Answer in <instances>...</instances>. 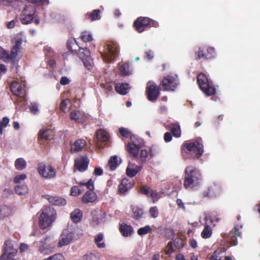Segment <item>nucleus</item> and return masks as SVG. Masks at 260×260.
<instances>
[{"label":"nucleus","instance_id":"obj_1","mask_svg":"<svg viewBox=\"0 0 260 260\" xmlns=\"http://www.w3.org/2000/svg\"><path fill=\"white\" fill-rule=\"evenodd\" d=\"M183 186L188 190H196L199 188L203 182V177L200 171L192 166L186 168Z\"/></svg>","mask_w":260,"mask_h":260},{"label":"nucleus","instance_id":"obj_2","mask_svg":"<svg viewBox=\"0 0 260 260\" xmlns=\"http://www.w3.org/2000/svg\"><path fill=\"white\" fill-rule=\"evenodd\" d=\"M56 218V212L51 207H46L42 209L39 218V223L42 229L50 227Z\"/></svg>","mask_w":260,"mask_h":260},{"label":"nucleus","instance_id":"obj_3","mask_svg":"<svg viewBox=\"0 0 260 260\" xmlns=\"http://www.w3.org/2000/svg\"><path fill=\"white\" fill-rule=\"evenodd\" d=\"M78 238L76 229L72 226L64 229L59 237L58 247L67 246Z\"/></svg>","mask_w":260,"mask_h":260},{"label":"nucleus","instance_id":"obj_4","mask_svg":"<svg viewBox=\"0 0 260 260\" xmlns=\"http://www.w3.org/2000/svg\"><path fill=\"white\" fill-rule=\"evenodd\" d=\"M197 80L200 89L206 96H210L215 93L216 89L207 75L204 74H199Z\"/></svg>","mask_w":260,"mask_h":260},{"label":"nucleus","instance_id":"obj_5","mask_svg":"<svg viewBox=\"0 0 260 260\" xmlns=\"http://www.w3.org/2000/svg\"><path fill=\"white\" fill-rule=\"evenodd\" d=\"M18 252V245L15 241L7 240L4 245V252L0 260H7L13 258Z\"/></svg>","mask_w":260,"mask_h":260},{"label":"nucleus","instance_id":"obj_6","mask_svg":"<svg viewBox=\"0 0 260 260\" xmlns=\"http://www.w3.org/2000/svg\"><path fill=\"white\" fill-rule=\"evenodd\" d=\"M186 152L193 158H200L204 152L203 145L198 141L185 143Z\"/></svg>","mask_w":260,"mask_h":260},{"label":"nucleus","instance_id":"obj_7","mask_svg":"<svg viewBox=\"0 0 260 260\" xmlns=\"http://www.w3.org/2000/svg\"><path fill=\"white\" fill-rule=\"evenodd\" d=\"M158 23L148 17H139L134 22L135 29L139 32H142L150 27H157Z\"/></svg>","mask_w":260,"mask_h":260},{"label":"nucleus","instance_id":"obj_8","mask_svg":"<svg viewBox=\"0 0 260 260\" xmlns=\"http://www.w3.org/2000/svg\"><path fill=\"white\" fill-rule=\"evenodd\" d=\"M36 13V9L34 6L28 5L22 10L20 15V20L23 24H28L32 22Z\"/></svg>","mask_w":260,"mask_h":260},{"label":"nucleus","instance_id":"obj_9","mask_svg":"<svg viewBox=\"0 0 260 260\" xmlns=\"http://www.w3.org/2000/svg\"><path fill=\"white\" fill-rule=\"evenodd\" d=\"M52 238L49 236L41 240L37 244L39 252L43 254H48L53 252L54 246Z\"/></svg>","mask_w":260,"mask_h":260},{"label":"nucleus","instance_id":"obj_10","mask_svg":"<svg viewBox=\"0 0 260 260\" xmlns=\"http://www.w3.org/2000/svg\"><path fill=\"white\" fill-rule=\"evenodd\" d=\"M179 84V81L177 76H167L165 77L161 81V88L167 91H174L177 85Z\"/></svg>","mask_w":260,"mask_h":260},{"label":"nucleus","instance_id":"obj_11","mask_svg":"<svg viewBox=\"0 0 260 260\" xmlns=\"http://www.w3.org/2000/svg\"><path fill=\"white\" fill-rule=\"evenodd\" d=\"M146 92L148 100L151 102H155L159 95V88L154 82L151 81L147 83Z\"/></svg>","mask_w":260,"mask_h":260},{"label":"nucleus","instance_id":"obj_12","mask_svg":"<svg viewBox=\"0 0 260 260\" xmlns=\"http://www.w3.org/2000/svg\"><path fill=\"white\" fill-rule=\"evenodd\" d=\"M119 49L116 44H109L107 46L104 53L102 54L103 59L105 61L112 60L118 55Z\"/></svg>","mask_w":260,"mask_h":260},{"label":"nucleus","instance_id":"obj_13","mask_svg":"<svg viewBox=\"0 0 260 260\" xmlns=\"http://www.w3.org/2000/svg\"><path fill=\"white\" fill-rule=\"evenodd\" d=\"M38 170L40 175L45 178L51 179L56 176V171L51 165L40 164Z\"/></svg>","mask_w":260,"mask_h":260},{"label":"nucleus","instance_id":"obj_14","mask_svg":"<svg viewBox=\"0 0 260 260\" xmlns=\"http://www.w3.org/2000/svg\"><path fill=\"white\" fill-rule=\"evenodd\" d=\"M222 237L228 242L233 245H238L237 238L241 236L238 226H235L234 230L228 233L222 234Z\"/></svg>","mask_w":260,"mask_h":260},{"label":"nucleus","instance_id":"obj_15","mask_svg":"<svg viewBox=\"0 0 260 260\" xmlns=\"http://www.w3.org/2000/svg\"><path fill=\"white\" fill-rule=\"evenodd\" d=\"M11 91L16 96L23 98L25 96L26 92L25 89V83L15 81L12 83L11 85Z\"/></svg>","mask_w":260,"mask_h":260},{"label":"nucleus","instance_id":"obj_16","mask_svg":"<svg viewBox=\"0 0 260 260\" xmlns=\"http://www.w3.org/2000/svg\"><path fill=\"white\" fill-rule=\"evenodd\" d=\"M221 190L220 184L213 183L209 187L207 190L204 191L203 196L205 197L213 198L219 195Z\"/></svg>","mask_w":260,"mask_h":260},{"label":"nucleus","instance_id":"obj_17","mask_svg":"<svg viewBox=\"0 0 260 260\" xmlns=\"http://www.w3.org/2000/svg\"><path fill=\"white\" fill-rule=\"evenodd\" d=\"M89 159L86 156H83L75 160V167L80 172H84L88 167Z\"/></svg>","mask_w":260,"mask_h":260},{"label":"nucleus","instance_id":"obj_18","mask_svg":"<svg viewBox=\"0 0 260 260\" xmlns=\"http://www.w3.org/2000/svg\"><path fill=\"white\" fill-rule=\"evenodd\" d=\"M134 182L132 180L123 178L119 186V191L122 194H125L134 186Z\"/></svg>","mask_w":260,"mask_h":260},{"label":"nucleus","instance_id":"obj_19","mask_svg":"<svg viewBox=\"0 0 260 260\" xmlns=\"http://www.w3.org/2000/svg\"><path fill=\"white\" fill-rule=\"evenodd\" d=\"M22 43V38L20 36H17L14 39V45L12 48L11 52V57H12L13 60L15 59L17 55L19 50H20L21 44Z\"/></svg>","mask_w":260,"mask_h":260},{"label":"nucleus","instance_id":"obj_20","mask_svg":"<svg viewBox=\"0 0 260 260\" xmlns=\"http://www.w3.org/2000/svg\"><path fill=\"white\" fill-rule=\"evenodd\" d=\"M142 168V166L129 162L126 168V174L131 178L133 177L141 170Z\"/></svg>","mask_w":260,"mask_h":260},{"label":"nucleus","instance_id":"obj_21","mask_svg":"<svg viewBox=\"0 0 260 260\" xmlns=\"http://www.w3.org/2000/svg\"><path fill=\"white\" fill-rule=\"evenodd\" d=\"M94 189H89L82 197V202L84 203H92L96 200L97 196L93 191Z\"/></svg>","mask_w":260,"mask_h":260},{"label":"nucleus","instance_id":"obj_22","mask_svg":"<svg viewBox=\"0 0 260 260\" xmlns=\"http://www.w3.org/2000/svg\"><path fill=\"white\" fill-rule=\"evenodd\" d=\"M70 118L77 122H82L85 119V116L83 112L79 111H73L71 112Z\"/></svg>","mask_w":260,"mask_h":260},{"label":"nucleus","instance_id":"obj_23","mask_svg":"<svg viewBox=\"0 0 260 260\" xmlns=\"http://www.w3.org/2000/svg\"><path fill=\"white\" fill-rule=\"evenodd\" d=\"M120 231L122 235L124 237H128L134 233L133 227L125 223H122L120 225Z\"/></svg>","mask_w":260,"mask_h":260},{"label":"nucleus","instance_id":"obj_24","mask_svg":"<svg viewBox=\"0 0 260 260\" xmlns=\"http://www.w3.org/2000/svg\"><path fill=\"white\" fill-rule=\"evenodd\" d=\"M48 200L52 204L56 206L65 205L67 203L64 199L57 196H48Z\"/></svg>","mask_w":260,"mask_h":260},{"label":"nucleus","instance_id":"obj_25","mask_svg":"<svg viewBox=\"0 0 260 260\" xmlns=\"http://www.w3.org/2000/svg\"><path fill=\"white\" fill-rule=\"evenodd\" d=\"M130 87L128 83H118L115 85L116 91L120 94L125 95L129 90Z\"/></svg>","mask_w":260,"mask_h":260},{"label":"nucleus","instance_id":"obj_26","mask_svg":"<svg viewBox=\"0 0 260 260\" xmlns=\"http://www.w3.org/2000/svg\"><path fill=\"white\" fill-rule=\"evenodd\" d=\"M85 145L86 142L84 140H77L72 145L71 150L74 152L79 151L85 146Z\"/></svg>","mask_w":260,"mask_h":260},{"label":"nucleus","instance_id":"obj_27","mask_svg":"<svg viewBox=\"0 0 260 260\" xmlns=\"http://www.w3.org/2000/svg\"><path fill=\"white\" fill-rule=\"evenodd\" d=\"M53 132L49 128H42L39 133V137L45 140H49L53 137Z\"/></svg>","mask_w":260,"mask_h":260},{"label":"nucleus","instance_id":"obj_28","mask_svg":"<svg viewBox=\"0 0 260 260\" xmlns=\"http://www.w3.org/2000/svg\"><path fill=\"white\" fill-rule=\"evenodd\" d=\"M142 147L139 146H135L132 145H126V150L129 153L133 155L134 158H138V154L140 150Z\"/></svg>","mask_w":260,"mask_h":260},{"label":"nucleus","instance_id":"obj_29","mask_svg":"<svg viewBox=\"0 0 260 260\" xmlns=\"http://www.w3.org/2000/svg\"><path fill=\"white\" fill-rule=\"evenodd\" d=\"M70 217L74 222L77 223L81 220L82 217V213L80 209H76L71 212Z\"/></svg>","mask_w":260,"mask_h":260},{"label":"nucleus","instance_id":"obj_30","mask_svg":"<svg viewBox=\"0 0 260 260\" xmlns=\"http://www.w3.org/2000/svg\"><path fill=\"white\" fill-rule=\"evenodd\" d=\"M127 145H132L142 147L144 143L142 139L135 135H132L130 138V142Z\"/></svg>","mask_w":260,"mask_h":260},{"label":"nucleus","instance_id":"obj_31","mask_svg":"<svg viewBox=\"0 0 260 260\" xmlns=\"http://www.w3.org/2000/svg\"><path fill=\"white\" fill-rule=\"evenodd\" d=\"M14 166L16 170L22 171L26 168V161L23 158H18L15 161Z\"/></svg>","mask_w":260,"mask_h":260},{"label":"nucleus","instance_id":"obj_32","mask_svg":"<svg viewBox=\"0 0 260 260\" xmlns=\"http://www.w3.org/2000/svg\"><path fill=\"white\" fill-rule=\"evenodd\" d=\"M96 138L99 141L106 142L109 139V135L103 129H100L96 132Z\"/></svg>","mask_w":260,"mask_h":260},{"label":"nucleus","instance_id":"obj_33","mask_svg":"<svg viewBox=\"0 0 260 260\" xmlns=\"http://www.w3.org/2000/svg\"><path fill=\"white\" fill-rule=\"evenodd\" d=\"M0 59L6 62L13 60L11 54L1 47H0Z\"/></svg>","mask_w":260,"mask_h":260},{"label":"nucleus","instance_id":"obj_34","mask_svg":"<svg viewBox=\"0 0 260 260\" xmlns=\"http://www.w3.org/2000/svg\"><path fill=\"white\" fill-rule=\"evenodd\" d=\"M101 11L99 9H96L92 11L91 13H88L86 16L92 21H95L101 19Z\"/></svg>","mask_w":260,"mask_h":260},{"label":"nucleus","instance_id":"obj_35","mask_svg":"<svg viewBox=\"0 0 260 260\" xmlns=\"http://www.w3.org/2000/svg\"><path fill=\"white\" fill-rule=\"evenodd\" d=\"M118 165V157L117 156H112L108 161L107 166L111 171H113L116 169Z\"/></svg>","mask_w":260,"mask_h":260},{"label":"nucleus","instance_id":"obj_36","mask_svg":"<svg viewBox=\"0 0 260 260\" xmlns=\"http://www.w3.org/2000/svg\"><path fill=\"white\" fill-rule=\"evenodd\" d=\"M140 150V153L138 154V158H135L139 161V163L143 164L147 160L148 152L146 150L142 149V148Z\"/></svg>","mask_w":260,"mask_h":260},{"label":"nucleus","instance_id":"obj_37","mask_svg":"<svg viewBox=\"0 0 260 260\" xmlns=\"http://www.w3.org/2000/svg\"><path fill=\"white\" fill-rule=\"evenodd\" d=\"M132 210L133 213V216L136 219H139L142 217L144 212L143 210L137 206H132Z\"/></svg>","mask_w":260,"mask_h":260},{"label":"nucleus","instance_id":"obj_38","mask_svg":"<svg viewBox=\"0 0 260 260\" xmlns=\"http://www.w3.org/2000/svg\"><path fill=\"white\" fill-rule=\"evenodd\" d=\"M78 54L81 60L90 57V52L89 50L87 48H80L78 50Z\"/></svg>","mask_w":260,"mask_h":260},{"label":"nucleus","instance_id":"obj_39","mask_svg":"<svg viewBox=\"0 0 260 260\" xmlns=\"http://www.w3.org/2000/svg\"><path fill=\"white\" fill-rule=\"evenodd\" d=\"M212 234V229L209 225L205 224L204 228L201 233V237L204 239H208Z\"/></svg>","mask_w":260,"mask_h":260},{"label":"nucleus","instance_id":"obj_40","mask_svg":"<svg viewBox=\"0 0 260 260\" xmlns=\"http://www.w3.org/2000/svg\"><path fill=\"white\" fill-rule=\"evenodd\" d=\"M11 213V209L6 205L0 206V218H3L10 215Z\"/></svg>","mask_w":260,"mask_h":260},{"label":"nucleus","instance_id":"obj_41","mask_svg":"<svg viewBox=\"0 0 260 260\" xmlns=\"http://www.w3.org/2000/svg\"><path fill=\"white\" fill-rule=\"evenodd\" d=\"M119 70L121 74L125 76L129 75L132 73V71L129 70V66L127 63L119 65Z\"/></svg>","mask_w":260,"mask_h":260},{"label":"nucleus","instance_id":"obj_42","mask_svg":"<svg viewBox=\"0 0 260 260\" xmlns=\"http://www.w3.org/2000/svg\"><path fill=\"white\" fill-rule=\"evenodd\" d=\"M100 257V254L95 252H87L83 257L84 260H99Z\"/></svg>","mask_w":260,"mask_h":260},{"label":"nucleus","instance_id":"obj_43","mask_svg":"<svg viewBox=\"0 0 260 260\" xmlns=\"http://www.w3.org/2000/svg\"><path fill=\"white\" fill-rule=\"evenodd\" d=\"M28 189L25 185H17L15 187L16 193L19 195H24L28 192Z\"/></svg>","mask_w":260,"mask_h":260},{"label":"nucleus","instance_id":"obj_44","mask_svg":"<svg viewBox=\"0 0 260 260\" xmlns=\"http://www.w3.org/2000/svg\"><path fill=\"white\" fill-rule=\"evenodd\" d=\"M29 110L32 114H38L39 112V103L37 102H30L29 106Z\"/></svg>","mask_w":260,"mask_h":260},{"label":"nucleus","instance_id":"obj_45","mask_svg":"<svg viewBox=\"0 0 260 260\" xmlns=\"http://www.w3.org/2000/svg\"><path fill=\"white\" fill-rule=\"evenodd\" d=\"M218 219L213 216H208L206 217V222L205 224L214 226L218 222Z\"/></svg>","mask_w":260,"mask_h":260},{"label":"nucleus","instance_id":"obj_46","mask_svg":"<svg viewBox=\"0 0 260 260\" xmlns=\"http://www.w3.org/2000/svg\"><path fill=\"white\" fill-rule=\"evenodd\" d=\"M80 38L85 42H90L92 40V34L87 31H83L81 33Z\"/></svg>","mask_w":260,"mask_h":260},{"label":"nucleus","instance_id":"obj_47","mask_svg":"<svg viewBox=\"0 0 260 260\" xmlns=\"http://www.w3.org/2000/svg\"><path fill=\"white\" fill-rule=\"evenodd\" d=\"M171 130L174 137L177 138L180 137L181 129L180 126L178 124H172Z\"/></svg>","mask_w":260,"mask_h":260},{"label":"nucleus","instance_id":"obj_48","mask_svg":"<svg viewBox=\"0 0 260 260\" xmlns=\"http://www.w3.org/2000/svg\"><path fill=\"white\" fill-rule=\"evenodd\" d=\"M103 235L99 234L94 239L95 243L99 248H104L106 246L105 243L103 242Z\"/></svg>","mask_w":260,"mask_h":260},{"label":"nucleus","instance_id":"obj_49","mask_svg":"<svg viewBox=\"0 0 260 260\" xmlns=\"http://www.w3.org/2000/svg\"><path fill=\"white\" fill-rule=\"evenodd\" d=\"M82 60L86 69L88 70L92 69L93 62L90 57H87L85 59L84 58Z\"/></svg>","mask_w":260,"mask_h":260},{"label":"nucleus","instance_id":"obj_50","mask_svg":"<svg viewBox=\"0 0 260 260\" xmlns=\"http://www.w3.org/2000/svg\"><path fill=\"white\" fill-rule=\"evenodd\" d=\"M70 106V101L68 99H66L60 103V109L62 112H66L69 110Z\"/></svg>","mask_w":260,"mask_h":260},{"label":"nucleus","instance_id":"obj_51","mask_svg":"<svg viewBox=\"0 0 260 260\" xmlns=\"http://www.w3.org/2000/svg\"><path fill=\"white\" fill-rule=\"evenodd\" d=\"M9 121V118L7 117H3L2 120L0 121V135L3 134V129L8 126Z\"/></svg>","mask_w":260,"mask_h":260},{"label":"nucleus","instance_id":"obj_52","mask_svg":"<svg viewBox=\"0 0 260 260\" xmlns=\"http://www.w3.org/2000/svg\"><path fill=\"white\" fill-rule=\"evenodd\" d=\"M151 229L150 226L146 225L144 227L139 229L137 233L139 235L143 236L148 233L151 231Z\"/></svg>","mask_w":260,"mask_h":260},{"label":"nucleus","instance_id":"obj_53","mask_svg":"<svg viewBox=\"0 0 260 260\" xmlns=\"http://www.w3.org/2000/svg\"><path fill=\"white\" fill-rule=\"evenodd\" d=\"M173 242V245L177 249H181L184 247V241L180 238H176Z\"/></svg>","mask_w":260,"mask_h":260},{"label":"nucleus","instance_id":"obj_54","mask_svg":"<svg viewBox=\"0 0 260 260\" xmlns=\"http://www.w3.org/2000/svg\"><path fill=\"white\" fill-rule=\"evenodd\" d=\"M64 256L61 253H56L44 259V260H64Z\"/></svg>","mask_w":260,"mask_h":260},{"label":"nucleus","instance_id":"obj_55","mask_svg":"<svg viewBox=\"0 0 260 260\" xmlns=\"http://www.w3.org/2000/svg\"><path fill=\"white\" fill-rule=\"evenodd\" d=\"M79 184L81 185L85 186L88 189H94V182L91 179H90L87 182L81 181L79 183Z\"/></svg>","mask_w":260,"mask_h":260},{"label":"nucleus","instance_id":"obj_56","mask_svg":"<svg viewBox=\"0 0 260 260\" xmlns=\"http://www.w3.org/2000/svg\"><path fill=\"white\" fill-rule=\"evenodd\" d=\"M26 174L23 173L20 175H17L15 176L14 179V182L16 184H20L25 180L26 178Z\"/></svg>","mask_w":260,"mask_h":260},{"label":"nucleus","instance_id":"obj_57","mask_svg":"<svg viewBox=\"0 0 260 260\" xmlns=\"http://www.w3.org/2000/svg\"><path fill=\"white\" fill-rule=\"evenodd\" d=\"M101 86L107 92L111 91L113 89L112 83L111 82L101 83Z\"/></svg>","mask_w":260,"mask_h":260},{"label":"nucleus","instance_id":"obj_58","mask_svg":"<svg viewBox=\"0 0 260 260\" xmlns=\"http://www.w3.org/2000/svg\"><path fill=\"white\" fill-rule=\"evenodd\" d=\"M216 56L215 49L213 47H209L207 49V54H206V59L214 58Z\"/></svg>","mask_w":260,"mask_h":260},{"label":"nucleus","instance_id":"obj_59","mask_svg":"<svg viewBox=\"0 0 260 260\" xmlns=\"http://www.w3.org/2000/svg\"><path fill=\"white\" fill-rule=\"evenodd\" d=\"M67 45L69 49L71 51V52L77 53L76 49L73 48L74 47L77 46V45L76 44L75 40L68 41Z\"/></svg>","mask_w":260,"mask_h":260},{"label":"nucleus","instance_id":"obj_60","mask_svg":"<svg viewBox=\"0 0 260 260\" xmlns=\"http://www.w3.org/2000/svg\"><path fill=\"white\" fill-rule=\"evenodd\" d=\"M149 213L151 217L153 218H156L158 215V210L156 206L150 208Z\"/></svg>","mask_w":260,"mask_h":260},{"label":"nucleus","instance_id":"obj_61","mask_svg":"<svg viewBox=\"0 0 260 260\" xmlns=\"http://www.w3.org/2000/svg\"><path fill=\"white\" fill-rule=\"evenodd\" d=\"M196 54L197 55V58L198 59L206 58V55L204 53V49L201 47L199 48V50L196 52Z\"/></svg>","mask_w":260,"mask_h":260},{"label":"nucleus","instance_id":"obj_62","mask_svg":"<svg viewBox=\"0 0 260 260\" xmlns=\"http://www.w3.org/2000/svg\"><path fill=\"white\" fill-rule=\"evenodd\" d=\"M221 251L220 250H215L210 257L211 260H221Z\"/></svg>","mask_w":260,"mask_h":260},{"label":"nucleus","instance_id":"obj_63","mask_svg":"<svg viewBox=\"0 0 260 260\" xmlns=\"http://www.w3.org/2000/svg\"><path fill=\"white\" fill-rule=\"evenodd\" d=\"M16 1V0H0V5L6 7L12 6Z\"/></svg>","mask_w":260,"mask_h":260},{"label":"nucleus","instance_id":"obj_64","mask_svg":"<svg viewBox=\"0 0 260 260\" xmlns=\"http://www.w3.org/2000/svg\"><path fill=\"white\" fill-rule=\"evenodd\" d=\"M81 192V190L77 186H73L71 189V194L73 196H78Z\"/></svg>","mask_w":260,"mask_h":260}]
</instances>
